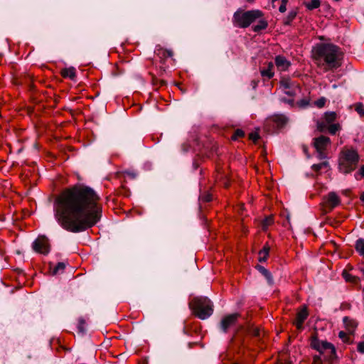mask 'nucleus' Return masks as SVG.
Listing matches in <instances>:
<instances>
[{
    "mask_svg": "<svg viewBox=\"0 0 364 364\" xmlns=\"http://www.w3.org/2000/svg\"><path fill=\"white\" fill-rule=\"evenodd\" d=\"M100 196L88 186L77 183L66 188L55 199V218L68 232H84L100 221Z\"/></svg>",
    "mask_w": 364,
    "mask_h": 364,
    "instance_id": "f257e3e1",
    "label": "nucleus"
},
{
    "mask_svg": "<svg viewBox=\"0 0 364 364\" xmlns=\"http://www.w3.org/2000/svg\"><path fill=\"white\" fill-rule=\"evenodd\" d=\"M314 59L318 65H326V70H336L341 67L343 53L341 48L333 43H318L312 50Z\"/></svg>",
    "mask_w": 364,
    "mask_h": 364,
    "instance_id": "f03ea898",
    "label": "nucleus"
},
{
    "mask_svg": "<svg viewBox=\"0 0 364 364\" xmlns=\"http://www.w3.org/2000/svg\"><path fill=\"white\" fill-rule=\"evenodd\" d=\"M360 161L358 151L349 146H344L338 154V169L343 174H349L355 171Z\"/></svg>",
    "mask_w": 364,
    "mask_h": 364,
    "instance_id": "7ed1b4c3",
    "label": "nucleus"
},
{
    "mask_svg": "<svg viewBox=\"0 0 364 364\" xmlns=\"http://www.w3.org/2000/svg\"><path fill=\"white\" fill-rule=\"evenodd\" d=\"M189 307L194 316L201 320L208 318L213 313V304L206 296L193 298L189 303Z\"/></svg>",
    "mask_w": 364,
    "mask_h": 364,
    "instance_id": "20e7f679",
    "label": "nucleus"
},
{
    "mask_svg": "<svg viewBox=\"0 0 364 364\" xmlns=\"http://www.w3.org/2000/svg\"><path fill=\"white\" fill-rule=\"evenodd\" d=\"M310 346L312 349L319 352L320 354H323L325 352L329 351L327 359L331 363H333L337 359L335 346L331 343L326 341H320L316 331L313 332L311 335Z\"/></svg>",
    "mask_w": 364,
    "mask_h": 364,
    "instance_id": "39448f33",
    "label": "nucleus"
},
{
    "mask_svg": "<svg viewBox=\"0 0 364 364\" xmlns=\"http://www.w3.org/2000/svg\"><path fill=\"white\" fill-rule=\"evenodd\" d=\"M262 16L263 13L260 10L237 11L233 14L232 22L235 26L245 28Z\"/></svg>",
    "mask_w": 364,
    "mask_h": 364,
    "instance_id": "423d86ee",
    "label": "nucleus"
},
{
    "mask_svg": "<svg viewBox=\"0 0 364 364\" xmlns=\"http://www.w3.org/2000/svg\"><path fill=\"white\" fill-rule=\"evenodd\" d=\"M331 144L329 137L321 135L314 139V146L318 152V158L323 159L327 157L326 150Z\"/></svg>",
    "mask_w": 364,
    "mask_h": 364,
    "instance_id": "0eeeda50",
    "label": "nucleus"
},
{
    "mask_svg": "<svg viewBox=\"0 0 364 364\" xmlns=\"http://www.w3.org/2000/svg\"><path fill=\"white\" fill-rule=\"evenodd\" d=\"M241 315L239 313H234L225 315L223 316V318L221 319L220 323H219V328L220 329L225 333H227L229 330L235 326L238 319L240 318Z\"/></svg>",
    "mask_w": 364,
    "mask_h": 364,
    "instance_id": "6e6552de",
    "label": "nucleus"
},
{
    "mask_svg": "<svg viewBox=\"0 0 364 364\" xmlns=\"http://www.w3.org/2000/svg\"><path fill=\"white\" fill-rule=\"evenodd\" d=\"M341 203V198L335 192H330L323 198L322 203L326 211H331Z\"/></svg>",
    "mask_w": 364,
    "mask_h": 364,
    "instance_id": "1a4fd4ad",
    "label": "nucleus"
},
{
    "mask_svg": "<svg viewBox=\"0 0 364 364\" xmlns=\"http://www.w3.org/2000/svg\"><path fill=\"white\" fill-rule=\"evenodd\" d=\"M33 249L35 252L43 255H48L50 252V244L45 236L38 237L33 242Z\"/></svg>",
    "mask_w": 364,
    "mask_h": 364,
    "instance_id": "9d476101",
    "label": "nucleus"
},
{
    "mask_svg": "<svg viewBox=\"0 0 364 364\" xmlns=\"http://www.w3.org/2000/svg\"><path fill=\"white\" fill-rule=\"evenodd\" d=\"M309 316L308 308L306 305L302 306L296 314V318L293 324L296 329L301 331L304 329V323Z\"/></svg>",
    "mask_w": 364,
    "mask_h": 364,
    "instance_id": "9b49d317",
    "label": "nucleus"
},
{
    "mask_svg": "<svg viewBox=\"0 0 364 364\" xmlns=\"http://www.w3.org/2000/svg\"><path fill=\"white\" fill-rule=\"evenodd\" d=\"M337 114L335 112H326L323 115V121L318 122L317 127L319 132H323L326 130L328 124H333L336 119Z\"/></svg>",
    "mask_w": 364,
    "mask_h": 364,
    "instance_id": "f8f14e48",
    "label": "nucleus"
},
{
    "mask_svg": "<svg viewBox=\"0 0 364 364\" xmlns=\"http://www.w3.org/2000/svg\"><path fill=\"white\" fill-rule=\"evenodd\" d=\"M215 180L216 181L222 182L223 186L228 188L230 186V181L228 178L227 174L224 172L223 168L218 164L216 165V174H215Z\"/></svg>",
    "mask_w": 364,
    "mask_h": 364,
    "instance_id": "ddd939ff",
    "label": "nucleus"
},
{
    "mask_svg": "<svg viewBox=\"0 0 364 364\" xmlns=\"http://www.w3.org/2000/svg\"><path fill=\"white\" fill-rule=\"evenodd\" d=\"M274 63L278 70L281 71L287 70L291 65L290 61H289L284 56L280 55L275 57Z\"/></svg>",
    "mask_w": 364,
    "mask_h": 364,
    "instance_id": "4468645a",
    "label": "nucleus"
},
{
    "mask_svg": "<svg viewBox=\"0 0 364 364\" xmlns=\"http://www.w3.org/2000/svg\"><path fill=\"white\" fill-rule=\"evenodd\" d=\"M343 322L344 323L346 329L348 331L349 334L353 336L355 329L358 327V322L348 316H344L343 318Z\"/></svg>",
    "mask_w": 364,
    "mask_h": 364,
    "instance_id": "2eb2a0df",
    "label": "nucleus"
},
{
    "mask_svg": "<svg viewBox=\"0 0 364 364\" xmlns=\"http://www.w3.org/2000/svg\"><path fill=\"white\" fill-rule=\"evenodd\" d=\"M274 65L272 62H268L267 68H260V74L264 80H270L274 75Z\"/></svg>",
    "mask_w": 364,
    "mask_h": 364,
    "instance_id": "dca6fc26",
    "label": "nucleus"
},
{
    "mask_svg": "<svg viewBox=\"0 0 364 364\" xmlns=\"http://www.w3.org/2000/svg\"><path fill=\"white\" fill-rule=\"evenodd\" d=\"M14 83L17 85H26L28 86L32 85L33 80L30 75L28 74H21L20 75L16 77L13 79Z\"/></svg>",
    "mask_w": 364,
    "mask_h": 364,
    "instance_id": "f3484780",
    "label": "nucleus"
},
{
    "mask_svg": "<svg viewBox=\"0 0 364 364\" xmlns=\"http://www.w3.org/2000/svg\"><path fill=\"white\" fill-rule=\"evenodd\" d=\"M277 128H282L288 122V118L284 114H274L269 119Z\"/></svg>",
    "mask_w": 364,
    "mask_h": 364,
    "instance_id": "a211bd4d",
    "label": "nucleus"
},
{
    "mask_svg": "<svg viewBox=\"0 0 364 364\" xmlns=\"http://www.w3.org/2000/svg\"><path fill=\"white\" fill-rule=\"evenodd\" d=\"M218 147L215 144H209L207 146H204L203 149L200 151V153L208 158H211L215 154L218 155Z\"/></svg>",
    "mask_w": 364,
    "mask_h": 364,
    "instance_id": "6ab92c4d",
    "label": "nucleus"
},
{
    "mask_svg": "<svg viewBox=\"0 0 364 364\" xmlns=\"http://www.w3.org/2000/svg\"><path fill=\"white\" fill-rule=\"evenodd\" d=\"M155 54L161 59V61H164L166 58L172 57L173 53L171 50L165 49L158 46L155 50Z\"/></svg>",
    "mask_w": 364,
    "mask_h": 364,
    "instance_id": "aec40b11",
    "label": "nucleus"
},
{
    "mask_svg": "<svg viewBox=\"0 0 364 364\" xmlns=\"http://www.w3.org/2000/svg\"><path fill=\"white\" fill-rule=\"evenodd\" d=\"M60 75L63 78H69L75 80L76 70L74 67L65 68L60 70Z\"/></svg>",
    "mask_w": 364,
    "mask_h": 364,
    "instance_id": "412c9836",
    "label": "nucleus"
},
{
    "mask_svg": "<svg viewBox=\"0 0 364 364\" xmlns=\"http://www.w3.org/2000/svg\"><path fill=\"white\" fill-rule=\"evenodd\" d=\"M256 269L265 277L269 285H272L274 284L272 275L268 269H267L264 267L259 264L256 266Z\"/></svg>",
    "mask_w": 364,
    "mask_h": 364,
    "instance_id": "4be33fe9",
    "label": "nucleus"
},
{
    "mask_svg": "<svg viewBox=\"0 0 364 364\" xmlns=\"http://www.w3.org/2000/svg\"><path fill=\"white\" fill-rule=\"evenodd\" d=\"M274 223V216L272 215L265 217L261 222V228L262 231L266 232L269 227Z\"/></svg>",
    "mask_w": 364,
    "mask_h": 364,
    "instance_id": "5701e85b",
    "label": "nucleus"
},
{
    "mask_svg": "<svg viewBox=\"0 0 364 364\" xmlns=\"http://www.w3.org/2000/svg\"><path fill=\"white\" fill-rule=\"evenodd\" d=\"M268 23L265 19H260L257 25L252 26V31L256 33H259L262 30L267 28Z\"/></svg>",
    "mask_w": 364,
    "mask_h": 364,
    "instance_id": "b1692460",
    "label": "nucleus"
},
{
    "mask_svg": "<svg viewBox=\"0 0 364 364\" xmlns=\"http://www.w3.org/2000/svg\"><path fill=\"white\" fill-rule=\"evenodd\" d=\"M356 252L360 255L364 257V239L359 238L355 241L354 246Z\"/></svg>",
    "mask_w": 364,
    "mask_h": 364,
    "instance_id": "393cba45",
    "label": "nucleus"
},
{
    "mask_svg": "<svg viewBox=\"0 0 364 364\" xmlns=\"http://www.w3.org/2000/svg\"><path fill=\"white\" fill-rule=\"evenodd\" d=\"M338 338H341L342 341L346 344L350 345L353 343V339L351 338L350 334H349V333H347L343 331H341L338 333Z\"/></svg>",
    "mask_w": 364,
    "mask_h": 364,
    "instance_id": "a878e982",
    "label": "nucleus"
},
{
    "mask_svg": "<svg viewBox=\"0 0 364 364\" xmlns=\"http://www.w3.org/2000/svg\"><path fill=\"white\" fill-rule=\"evenodd\" d=\"M304 5L310 11L318 9L321 5V0H311L310 1H304Z\"/></svg>",
    "mask_w": 364,
    "mask_h": 364,
    "instance_id": "bb28decb",
    "label": "nucleus"
},
{
    "mask_svg": "<svg viewBox=\"0 0 364 364\" xmlns=\"http://www.w3.org/2000/svg\"><path fill=\"white\" fill-rule=\"evenodd\" d=\"M297 15V11L296 10H291L289 12L287 17L284 19V24L286 26L291 25V22L295 19L296 16Z\"/></svg>",
    "mask_w": 364,
    "mask_h": 364,
    "instance_id": "cd10ccee",
    "label": "nucleus"
},
{
    "mask_svg": "<svg viewBox=\"0 0 364 364\" xmlns=\"http://www.w3.org/2000/svg\"><path fill=\"white\" fill-rule=\"evenodd\" d=\"M247 333L250 336L258 338L259 340L261 338L262 332L258 327L249 328Z\"/></svg>",
    "mask_w": 364,
    "mask_h": 364,
    "instance_id": "c85d7f7f",
    "label": "nucleus"
},
{
    "mask_svg": "<svg viewBox=\"0 0 364 364\" xmlns=\"http://www.w3.org/2000/svg\"><path fill=\"white\" fill-rule=\"evenodd\" d=\"M341 129V125L338 123H333L327 125L326 130H328V133L334 135L336 134L338 131Z\"/></svg>",
    "mask_w": 364,
    "mask_h": 364,
    "instance_id": "c756f323",
    "label": "nucleus"
},
{
    "mask_svg": "<svg viewBox=\"0 0 364 364\" xmlns=\"http://www.w3.org/2000/svg\"><path fill=\"white\" fill-rule=\"evenodd\" d=\"M66 265L64 262H58L53 269L52 274L55 275L60 272H63Z\"/></svg>",
    "mask_w": 364,
    "mask_h": 364,
    "instance_id": "7c9ffc66",
    "label": "nucleus"
},
{
    "mask_svg": "<svg viewBox=\"0 0 364 364\" xmlns=\"http://www.w3.org/2000/svg\"><path fill=\"white\" fill-rule=\"evenodd\" d=\"M245 136V133L242 129H237L231 136V139L232 141H237L240 138H243Z\"/></svg>",
    "mask_w": 364,
    "mask_h": 364,
    "instance_id": "2f4dec72",
    "label": "nucleus"
},
{
    "mask_svg": "<svg viewBox=\"0 0 364 364\" xmlns=\"http://www.w3.org/2000/svg\"><path fill=\"white\" fill-rule=\"evenodd\" d=\"M328 166V162L323 161L320 164L312 165L311 168L314 171L318 173L322 168H326Z\"/></svg>",
    "mask_w": 364,
    "mask_h": 364,
    "instance_id": "473e14b6",
    "label": "nucleus"
},
{
    "mask_svg": "<svg viewBox=\"0 0 364 364\" xmlns=\"http://www.w3.org/2000/svg\"><path fill=\"white\" fill-rule=\"evenodd\" d=\"M343 277L347 282H352L353 284H358L360 281V278L356 276H353L350 274L343 273Z\"/></svg>",
    "mask_w": 364,
    "mask_h": 364,
    "instance_id": "72a5a7b5",
    "label": "nucleus"
},
{
    "mask_svg": "<svg viewBox=\"0 0 364 364\" xmlns=\"http://www.w3.org/2000/svg\"><path fill=\"white\" fill-rule=\"evenodd\" d=\"M85 325H86V323H85V321L84 320V318H79L78 323H77V329H78L79 333H80L82 334H84L85 333V331H86Z\"/></svg>",
    "mask_w": 364,
    "mask_h": 364,
    "instance_id": "f704fd0d",
    "label": "nucleus"
},
{
    "mask_svg": "<svg viewBox=\"0 0 364 364\" xmlns=\"http://www.w3.org/2000/svg\"><path fill=\"white\" fill-rule=\"evenodd\" d=\"M281 87L284 89H290L291 87V82L289 78L282 77L280 80Z\"/></svg>",
    "mask_w": 364,
    "mask_h": 364,
    "instance_id": "c9c22d12",
    "label": "nucleus"
},
{
    "mask_svg": "<svg viewBox=\"0 0 364 364\" xmlns=\"http://www.w3.org/2000/svg\"><path fill=\"white\" fill-rule=\"evenodd\" d=\"M309 102H310V100L308 98H303L300 100H299L297 102H296V105L299 107L300 108H306L309 106Z\"/></svg>",
    "mask_w": 364,
    "mask_h": 364,
    "instance_id": "e433bc0d",
    "label": "nucleus"
},
{
    "mask_svg": "<svg viewBox=\"0 0 364 364\" xmlns=\"http://www.w3.org/2000/svg\"><path fill=\"white\" fill-rule=\"evenodd\" d=\"M355 111L361 117H364V105L361 102H358L354 105Z\"/></svg>",
    "mask_w": 364,
    "mask_h": 364,
    "instance_id": "4c0bfd02",
    "label": "nucleus"
},
{
    "mask_svg": "<svg viewBox=\"0 0 364 364\" xmlns=\"http://www.w3.org/2000/svg\"><path fill=\"white\" fill-rule=\"evenodd\" d=\"M203 202L208 203L213 200V196L210 193L205 192L200 196Z\"/></svg>",
    "mask_w": 364,
    "mask_h": 364,
    "instance_id": "58836bf2",
    "label": "nucleus"
},
{
    "mask_svg": "<svg viewBox=\"0 0 364 364\" xmlns=\"http://www.w3.org/2000/svg\"><path fill=\"white\" fill-rule=\"evenodd\" d=\"M326 102V99L323 97H321L314 102V105L318 108H322L325 106Z\"/></svg>",
    "mask_w": 364,
    "mask_h": 364,
    "instance_id": "ea45409f",
    "label": "nucleus"
},
{
    "mask_svg": "<svg viewBox=\"0 0 364 364\" xmlns=\"http://www.w3.org/2000/svg\"><path fill=\"white\" fill-rule=\"evenodd\" d=\"M354 176L356 180H359L361 178H364V165L361 166L358 171L355 172Z\"/></svg>",
    "mask_w": 364,
    "mask_h": 364,
    "instance_id": "a19ab883",
    "label": "nucleus"
},
{
    "mask_svg": "<svg viewBox=\"0 0 364 364\" xmlns=\"http://www.w3.org/2000/svg\"><path fill=\"white\" fill-rule=\"evenodd\" d=\"M248 137L250 140H252L255 143H256L257 140L260 138L259 133L257 132H251L249 134Z\"/></svg>",
    "mask_w": 364,
    "mask_h": 364,
    "instance_id": "79ce46f5",
    "label": "nucleus"
},
{
    "mask_svg": "<svg viewBox=\"0 0 364 364\" xmlns=\"http://www.w3.org/2000/svg\"><path fill=\"white\" fill-rule=\"evenodd\" d=\"M268 257H269V255L267 253L263 252L262 250H259V257H258L259 262H266Z\"/></svg>",
    "mask_w": 364,
    "mask_h": 364,
    "instance_id": "37998d69",
    "label": "nucleus"
},
{
    "mask_svg": "<svg viewBox=\"0 0 364 364\" xmlns=\"http://www.w3.org/2000/svg\"><path fill=\"white\" fill-rule=\"evenodd\" d=\"M289 0H282L280 6L279 7V11L281 13H284L287 10V4L288 3Z\"/></svg>",
    "mask_w": 364,
    "mask_h": 364,
    "instance_id": "c03bdc74",
    "label": "nucleus"
},
{
    "mask_svg": "<svg viewBox=\"0 0 364 364\" xmlns=\"http://www.w3.org/2000/svg\"><path fill=\"white\" fill-rule=\"evenodd\" d=\"M351 308L350 304L348 302H343L341 304L340 306V310L345 311V310H350Z\"/></svg>",
    "mask_w": 364,
    "mask_h": 364,
    "instance_id": "a18cd8bd",
    "label": "nucleus"
},
{
    "mask_svg": "<svg viewBox=\"0 0 364 364\" xmlns=\"http://www.w3.org/2000/svg\"><path fill=\"white\" fill-rule=\"evenodd\" d=\"M357 350L360 353L364 354V341L359 342L357 345Z\"/></svg>",
    "mask_w": 364,
    "mask_h": 364,
    "instance_id": "49530a36",
    "label": "nucleus"
},
{
    "mask_svg": "<svg viewBox=\"0 0 364 364\" xmlns=\"http://www.w3.org/2000/svg\"><path fill=\"white\" fill-rule=\"evenodd\" d=\"M311 364H323L320 355H314L313 357V363Z\"/></svg>",
    "mask_w": 364,
    "mask_h": 364,
    "instance_id": "de8ad7c7",
    "label": "nucleus"
},
{
    "mask_svg": "<svg viewBox=\"0 0 364 364\" xmlns=\"http://www.w3.org/2000/svg\"><path fill=\"white\" fill-rule=\"evenodd\" d=\"M181 149L183 152H188L191 149V146L188 143H183L181 145Z\"/></svg>",
    "mask_w": 364,
    "mask_h": 364,
    "instance_id": "09e8293b",
    "label": "nucleus"
},
{
    "mask_svg": "<svg viewBox=\"0 0 364 364\" xmlns=\"http://www.w3.org/2000/svg\"><path fill=\"white\" fill-rule=\"evenodd\" d=\"M160 80L161 79H158L154 75L151 74V82L154 86H158Z\"/></svg>",
    "mask_w": 364,
    "mask_h": 364,
    "instance_id": "8fccbe9b",
    "label": "nucleus"
},
{
    "mask_svg": "<svg viewBox=\"0 0 364 364\" xmlns=\"http://www.w3.org/2000/svg\"><path fill=\"white\" fill-rule=\"evenodd\" d=\"M261 250H262L263 252L267 253L269 255L270 251V246L268 245V243H266L264 244Z\"/></svg>",
    "mask_w": 364,
    "mask_h": 364,
    "instance_id": "3c124183",
    "label": "nucleus"
},
{
    "mask_svg": "<svg viewBox=\"0 0 364 364\" xmlns=\"http://www.w3.org/2000/svg\"><path fill=\"white\" fill-rule=\"evenodd\" d=\"M166 82L164 80L161 79L159 81L158 86H155V87L156 88H159V87H163V86H166Z\"/></svg>",
    "mask_w": 364,
    "mask_h": 364,
    "instance_id": "603ef678",
    "label": "nucleus"
},
{
    "mask_svg": "<svg viewBox=\"0 0 364 364\" xmlns=\"http://www.w3.org/2000/svg\"><path fill=\"white\" fill-rule=\"evenodd\" d=\"M283 101H284V102H286V103H287V104L290 105L291 107H293V106H294V100H292V99H291V100H286V99H284V100H283Z\"/></svg>",
    "mask_w": 364,
    "mask_h": 364,
    "instance_id": "864d4df0",
    "label": "nucleus"
},
{
    "mask_svg": "<svg viewBox=\"0 0 364 364\" xmlns=\"http://www.w3.org/2000/svg\"><path fill=\"white\" fill-rule=\"evenodd\" d=\"M288 90H286L284 92L289 96H294L295 95V92L293 90H290L289 89H287Z\"/></svg>",
    "mask_w": 364,
    "mask_h": 364,
    "instance_id": "5fc2aeb1",
    "label": "nucleus"
},
{
    "mask_svg": "<svg viewBox=\"0 0 364 364\" xmlns=\"http://www.w3.org/2000/svg\"><path fill=\"white\" fill-rule=\"evenodd\" d=\"M166 72V70L164 67H160L159 70V75L161 76L164 73Z\"/></svg>",
    "mask_w": 364,
    "mask_h": 364,
    "instance_id": "6e6d98bb",
    "label": "nucleus"
},
{
    "mask_svg": "<svg viewBox=\"0 0 364 364\" xmlns=\"http://www.w3.org/2000/svg\"><path fill=\"white\" fill-rule=\"evenodd\" d=\"M257 83H258V82L256 80H252L251 82V84H252V86L253 88H255L257 86Z\"/></svg>",
    "mask_w": 364,
    "mask_h": 364,
    "instance_id": "4d7b16f0",
    "label": "nucleus"
},
{
    "mask_svg": "<svg viewBox=\"0 0 364 364\" xmlns=\"http://www.w3.org/2000/svg\"><path fill=\"white\" fill-rule=\"evenodd\" d=\"M360 199L364 203V191L361 193Z\"/></svg>",
    "mask_w": 364,
    "mask_h": 364,
    "instance_id": "13d9d810",
    "label": "nucleus"
},
{
    "mask_svg": "<svg viewBox=\"0 0 364 364\" xmlns=\"http://www.w3.org/2000/svg\"><path fill=\"white\" fill-rule=\"evenodd\" d=\"M359 270L362 272L363 276L364 277V267H360Z\"/></svg>",
    "mask_w": 364,
    "mask_h": 364,
    "instance_id": "bf43d9fd",
    "label": "nucleus"
},
{
    "mask_svg": "<svg viewBox=\"0 0 364 364\" xmlns=\"http://www.w3.org/2000/svg\"><path fill=\"white\" fill-rule=\"evenodd\" d=\"M142 364H147V361H146V360H144L143 361V363H142Z\"/></svg>",
    "mask_w": 364,
    "mask_h": 364,
    "instance_id": "052dcab7",
    "label": "nucleus"
},
{
    "mask_svg": "<svg viewBox=\"0 0 364 364\" xmlns=\"http://www.w3.org/2000/svg\"><path fill=\"white\" fill-rule=\"evenodd\" d=\"M180 85H181V84H179V83H178V87H179V90H182L181 87H180Z\"/></svg>",
    "mask_w": 364,
    "mask_h": 364,
    "instance_id": "680f3d73",
    "label": "nucleus"
},
{
    "mask_svg": "<svg viewBox=\"0 0 364 364\" xmlns=\"http://www.w3.org/2000/svg\"><path fill=\"white\" fill-rule=\"evenodd\" d=\"M248 2H252L254 0H247Z\"/></svg>",
    "mask_w": 364,
    "mask_h": 364,
    "instance_id": "e2e57ef3",
    "label": "nucleus"
}]
</instances>
